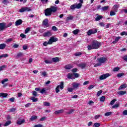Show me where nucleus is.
<instances>
[{
  "label": "nucleus",
  "mask_w": 127,
  "mask_h": 127,
  "mask_svg": "<svg viewBox=\"0 0 127 127\" xmlns=\"http://www.w3.org/2000/svg\"><path fill=\"white\" fill-rule=\"evenodd\" d=\"M58 10V7L56 6L52 5L50 8H47L44 10L46 16H51L53 13H56Z\"/></svg>",
  "instance_id": "f257e3e1"
},
{
  "label": "nucleus",
  "mask_w": 127,
  "mask_h": 127,
  "mask_svg": "<svg viewBox=\"0 0 127 127\" xmlns=\"http://www.w3.org/2000/svg\"><path fill=\"white\" fill-rule=\"evenodd\" d=\"M101 47V43L94 40L92 41L91 45H89L87 46L88 50H92V49H99Z\"/></svg>",
  "instance_id": "f03ea898"
},
{
  "label": "nucleus",
  "mask_w": 127,
  "mask_h": 127,
  "mask_svg": "<svg viewBox=\"0 0 127 127\" xmlns=\"http://www.w3.org/2000/svg\"><path fill=\"white\" fill-rule=\"evenodd\" d=\"M97 32L98 29H95L94 30H93V29H91L87 32V35L88 36H91L92 34H96V33H97Z\"/></svg>",
  "instance_id": "7ed1b4c3"
},
{
  "label": "nucleus",
  "mask_w": 127,
  "mask_h": 127,
  "mask_svg": "<svg viewBox=\"0 0 127 127\" xmlns=\"http://www.w3.org/2000/svg\"><path fill=\"white\" fill-rule=\"evenodd\" d=\"M32 9L28 7H23L19 9V12H24L25 11H31Z\"/></svg>",
  "instance_id": "20e7f679"
},
{
  "label": "nucleus",
  "mask_w": 127,
  "mask_h": 127,
  "mask_svg": "<svg viewBox=\"0 0 127 127\" xmlns=\"http://www.w3.org/2000/svg\"><path fill=\"white\" fill-rule=\"evenodd\" d=\"M107 58L105 57H101L100 58L97 59V61L100 64H102L103 63H105L106 61H107Z\"/></svg>",
  "instance_id": "39448f33"
},
{
  "label": "nucleus",
  "mask_w": 127,
  "mask_h": 127,
  "mask_svg": "<svg viewBox=\"0 0 127 127\" xmlns=\"http://www.w3.org/2000/svg\"><path fill=\"white\" fill-rule=\"evenodd\" d=\"M49 41H50V43H51V45L53 44V42H56L58 41V38H55L54 37H52L50 38Z\"/></svg>",
  "instance_id": "423d86ee"
},
{
  "label": "nucleus",
  "mask_w": 127,
  "mask_h": 127,
  "mask_svg": "<svg viewBox=\"0 0 127 127\" xmlns=\"http://www.w3.org/2000/svg\"><path fill=\"white\" fill-rule=\"evenodd\" d=\"M108 77H110V73H106L105 74L101 75L100 76L99 79L100 80H105V79H106Z\"/></svg>",
  "instance_id": "0eeeda50"
},
{
  "label": "nucleus",
  "mask_w": 127,
  "mask_h": 127,
  "mask_svg": "<svg viewBox=\"0 0 127 127\" xmlns=\"http://www.w3.org/2000/svg\"><path fill=\"white\" fill-rule=\"evenodd\" d=\"M5 25H6V23L5 22L0 23V32L4 30Z\"/></svg>",
  "instance_id": "6e6552de"
},
{
  "label": "nucleus",
  "mask_w": 127,
  "mask_h": 127,
  "mask_svg": "<svg viewBox=\"0 0 127 127\" xmlns=\"http://www.w3.org/2000/svg\"><path fill=\"white\" fill-rule=\"evenodd\" d=\"M86 66H87V64L85 63H82L78 64V66L81 69H85L86 68Z\"/></svg>",
  "instance_id": "1a4fd4ad"
},
{
  "label": "nucleus",
  "mask_w": 127,
  "mask_h": 127,
  "mask_svg": "<svg viewBox=\"0 0 127 127\" xmlns=\"http://www.w3.org/2000/svg\"><path fill=\"white\" fill-rule=\"evenodd\" d=\"M52 35L51 31H47L43 34L44 37H49Z\"/></svg>",
  "instance_id": "9d476101"
},
{
  "label": "nucleus",
  "mask_w": 127,
  "mask_h": 127,
  "mask_svg": "<svg viewBox=\"0 0 127 127\" xmlns=\"http://www.w3.org/2000/svg\"><path fill=\"white\" fill-rule=\"evenodd\" d=\"M72 68H73V65L70 64H67L64 66V69H65V70H70V69H72Z\"/></svg>",
  "instance_id": "9b49d317"
},
{
  "label": "nucleus",
  "mask_w": 127,
  "mask_h": 127,
  "mask_svg": "<svg viewBox=\"0 0 127 127\" xmlns=\"http://www.w3.org/2000/svg\"><path fill=\"white\" fill-rule=\"evenodd\" d=\"M43 24L44 26H46L47 27H49V25H48V19L46 18L43 21Z\"/></svg>",
  "instance_id": "f8f14e48"
},
{
  "label": "nucleus",
  "mask_w": 127,
  "mask_h": 127,
  "mask_svg": "<svg viewBox=\"0 0 127 127\" xmlns=\"http://www.w3.org/2000/svg\"><path fill=\"white\" fill-rule=\"evenodd\" d=\"M22 23V20L21 19H18L17 21H16L15 24L16 26H17L18 25H20Z\"/></svg>",
  "instance_id": "ddd939ff"
},
{
  "label": "nucleus",
  "mask_w": 127,
  "mask_h": 127,
  "mask_svg": "<svg viewBox=\"0 0 127 127\" xmlns=\"http://www.w3.org/2000/svg\"><path fill=\"white\" fill-rule=\"evenodd\" d=\"M125 94H127V91H120L117 92V94L119 96H123V95H125Z\"/></svg>",
  "instance_id": "4468645a"
},
{
  "label": "nucleus",
  "mask_w": 127,
  "mask_h": 127,
  "mask_svg": "<svg viewBox=\"0 0 127 127\" xmlns=\"http://www.w3.org/2000/svg\"><path fill=\"white\" fill-rule=\"evenodd\" d=\"M120 7V5L118 4H115L113 6V8H114V11H115V12H117L118 11V9H119V8Z\"/></svg>",
  "instance_id": "2eb2a0df"
},
{
  "label": "nucleus",
  "mask_w": 127,
  "mask_h": 127,
  "mask_svg": "<svg viewBox=\"0 0 127 127\" xmlns=\"http://www.w3.org/2000/svg\"><path fill=\"white\" fill-rule=\"evenodd\" d=\"M25 123V120L23 119L21 121H17V125H19V126H21V125H22V124H24Z\"/></svg>",
  "instance_id": "dca6fc26"
},
{
  "label": "nucleus",
  "mask_w": 127,
  "mask_h": 127,
  "mask_svg": "<svg viewBox=\"0 0 127 127\" xmlns=\"http://www.w3.org/2000/svg\"><path fill=\"white\" fill-rule=\"evenodd\" d=\"M59 88L61 89V90H63L64 89V82L62 81L61 82V84L57 86Z\"/></svg>",
  "instance_id": "f3484780"
},
{
  "label": "nucleus",
  "mask_w": 127,
  "mask_h": 127,
  "mask_svg": "<svg viewBox=\"0 0 127 127\" xmlns=\"http://www.w3.org/2000/svg\"><path fill=\"white\" fill-rule=\"evenodd\" d=\"M63 113H64V110H63V109H61L60 110H57L55 112V114L56 115H58L59 114H62Z\"/></svg>",
  "instance_id": "a211bd4d"
},
{
  "label": "nucleus",
  "mask_w": 127,
  "mask_h": 127,
  "mask_svg": "<svg viewBox=\"0 0 127 127\" xmlns=\"http://www.w3.org/2000/svg\"><path fill=\"white\" fill-rule=\"evenodd\" d=\"M8 96V94L7 93H0V97H2V98H6Z\"/></svg>",
  "instance_id": "6ab92c4d"
},
{
  "label": "nucleus",
  "mask_w": 127,
  "mask_h": 127,
  "mask_svg": "<svg viewBox=\"0 0 127 127\" xmlns=\"http://www.w3.org/2000/svg\"><path fill=\"white\" fill-rule=\"evenodd\" d=\"M127 87V84L125 83L120 86V87L119 88V90H123V89H126Z\"/></svg>",
  "instance_id": "aec40b11"
},
{
  "label": "nucleus",
  "mask_w": 127,
  "mask_h": 127,
  "mask_svg": "<svg viewBox=\"0 0 127 127\" xmlns=\"http://www.w3.org/2000/svg\"><path fill=\"white\" fill-rule=\"evenodd\" d=\"M37 116H34L33 115L31 117L30 120L31 121V122H33V121H35V120H37Z\"/></svg>",
  "instance_id": "412c9836"
},
{
  "label": "nucleus",
  "mask_w": 127,
  "mask_h": 127,
  "mask_svg": "<svg viewBox=\"0 0 127 127\" xmlns=\"http://www.w3.org/2000/svg\"><path fill=\"white\" fill-rule=\"evenodd\" d=\"M31 100L32 101L33 103H35L38 101V98L35 97L34 96L31 97Z\"/></svg>",
  "instance_id": "4be33fe9"
},
{
  "label": "nucleus",
  "mask_w": 127,
  "mask_h": 127,
  "mask_svg": "<svg viewBox=\"0 0 127 127\" xmlns=\"http://www.w3.org/2000/svg\"><path fill=\"white\" fill-rule=\"evenodd\" d=\"M80 86V83H73L72 85V87L74 89H77L78 87Z\"/></svg>",
  "instance_id": "5701e85b"
},
{
  "label": "nucleus",
  "mask_w": 127,
  "mask_h": 127,
  "mask_svg": "<svg viewBox=\"0 0 127 127\" xmlns=\"http://www.w3.org/2000/svg\"><path fill=\"white\" fill-rule=\"evenodd\" d=\"M52 62H55V63L59 62V58L58 57L53 58L52 59Z\"/></svg>",
  "instance_id": "b1692460"
},
{
  "label": "nucleus",
  "mask_w": 127,
  "mask_h": 127,
  "mask_svg": "<svg viewBox=\"0 0 127 127\" xmlns=\"http://www.w3.org/2000/svg\"><path fill=\"white\" fill-rule=\"evenodd\" d=\"M43 45L44 46H47L48 45H51V44L50 43V41L49 40L48 42H44L43 43Z\"/></svg>",
  "instance_id": "393cba45"
},
{
  "label": "nucleus",
  "mask_w": 127,
  "mask_h": 127,
  "mask_svg": "<svg viewBox=\"0 0 127 127\" xmlns=\"http://www.w3.org/2000/svg\"><path fill=\"white\" fill-rule=\"evenodd\" d=\"M6 57H8V55L7 54H2L0 56V59H1V58H6Z\"/></svg>",
  "instance_id": "a878e982"
},
{
  "label": "nucleus",
  "mask_w": 127,
  "mask_h": 127,
  "mask_svg": "<svg viewBox=\"0 0 127 127\" xmlns=\"http://www.w3.org/2000/svg\"><path fill=\"white\" fill-rule=\"evenodd\" d=\"M73 74L69 73L67 75V78H68V79H73Z\"/></svg>",
  "instance_id": "bb28decb"
},
{
  "label": "nucleus",
  "mask_w": 127,
  "mask_h": 127,
  "mask_svg": "<svg viewBox=\"0 0 127 127\" xmlns=\"http://www.w3.org/2000/svg\"><path fill=\"white\" fill-rule=\"evenodd\" d=\"M10 124H11V121H7V122H6V123L4 124V127H7L8 126H9V125H10Z\"/></svg>",
  "instance_id": "cd10ccee"
},
{
  "label": "nucleus",
  "mask_w": 127,
  "mask_h": 127,
  "mask_svg": "<svg viewBox=\"0 0 127 127\" xmlns=\"http://www.w3.org/2000/svg\"><path fill=\"white\" fill-rule=\"evenodd\" d=\"M109 7H110V6H103L101 8L103 11H106V10H108V9H109Z\"/></svg>",
  "instance_id": "c85d7f7f"
},
{
  "label": "nucleus",
  "mask_w": 127,
  "mask_h": 127,
  "mask_svg": "<svg viewBox=\"0 0 127 127\" xmlns=\"http://www.w3.org/2000/svg\"><path fill=\"white\" fill-rule=\"evenodd\" d=\"M6 46V45L4 43L0 44V49H4Z\"/></svg>",
  "instance_id": "c756f323"
},
{
  "label": "nucleus",
  "mask_w": 127,
  "mask_h": 127,
  "mask_svg": "<svg viewBox=\"0 0 127 127\" xmlns=\"http://www.w3.org/2000/svg\"><path fill=\"white\" fill-rule=\"evenodd\" d=\"M102 18H103V16L99 15L95 18V20L96 21H99V20L102 19Z\"/></svg>",
  "instance_id": "7c9ffc66"
},
{
  "label": "nucleus",
  "mask_w": 127,
  "mask_h": 127,
  "mask_svg": "<svg viewBox=\"0 0 127 127\" xmlns=\"http://www.w3.org/2000/svg\"><path fill=\"white\" fill-rule=\"evenodd\" d=\"M74 16L73 15H70L66 17V20H73Z\"/></svg>",
  "instance_id": "2f4dec72"
},
{
  "label": "nucleus",
  "mask_w": 127,
  "mask_h": 127,
  "mask_svg": "<svg viewBox=\"0 0 127 127\" xmlns=\"http://www.w3.org/2000/svg\"><path fill=\"white\" fill-rule=\"evenodd\" d=\"M82 3H83L80 2L78 4H76V8H77V9H79L82 7Z\"/></svg>",
  "instance_id": "473e14b6"
},
{
  "label": "nucleus",
  "mask_w": 127,
  "mask_h": 127,
  "mask_svg": "<svg viewBox=\"0 0 127 127\" xmlns=\"http://www.w3.org/2000/svg\"><path fill=\"white\" fill-rule=\"evenodd\" d=\"M75 112L74 109H70L68 112L66 113L67 115H71V114H73Z\"/></svg>",
  "instance_id": "72a5a7b5"
},
{
  "label": "nucleus",
  "mask_w": 127,
  "mask_h": 127,
  "mask_svg": "<svg viewBox=\"0 0 127 127\" xmlns=\"http://www.w3.org/2000/svg\"><path fill=\"white\" fill-rule=\"evenodd\" d=\"M123 76H125V73L124 72L119 73L117 74V77H118V78H121V77Z\"/></svg>",
  "instance_id": "f704fd0d"
},
{
  "label": "nucleus",
  "mask_w": 127,
  "mask_h": 127,
  "mask_svg": "<svg viewBox=\"0 0 127 127\" xmlns=\"http://www.w3.org/2000/svg\"><path fill=\"white\" fill-rule=\"evenodd\" d=\"M6 68V65H3L1 66H0V71H2L3 70H4Z\"/></svg>",
  "instance_id": "c9c22d12"
},
{
  "label": "nucleus",
  "mask_w": 127,
  "mask_h": 127,
  "mask_svg": "<svg viewBox=\"0 0 127 127\" xmlns=\"http://www.w3.org/2000/svg\"><path fill=\"white\" fill-rule=\"evenodd\" d=\"M40 93H41V94L46 93V89L44 88H42L41 90L40 91Z\"/></svg>",
  "instance_id": "e433bc0d"
},
{
  "label": "nucleus",
  "mask_w": 127,
  "mask_h": 127,
  "mask_svg": "<svg viewBox=\"0 0 127 127\" xmlns=\"http://www.w3.org/2000/svg\"><path fill=\"white\" fill-rule=\"evenodd\" d=\"M75 8H77V7L76 6V4H74L70 6V9H72V10H74Z\"/></svg>",
  "instance_id": "4c0bfd02"
},
{
  "label": "nucleus",
  "mask_w": 127,
  "mask_h": 127,
  "mask_svg": "<svg viewBox=\"0 0 127 127\" xmlns=\"http://www.w3.org/2000/svg\"><path fill=\"white\" fill-rule=\"evenodd\" d=\"M100 102H105L106 100V97L105 96H102L100 98Z\"/></svg>",
  "instance_id": "58836bf2"
},
{
  "label": "nucleus",
  "mask_w": 127,
  "mask_h": 127,
  "mask_svg": "<svg viewBox=\"0 0 127 127\" xmlns=\"http://www.w3.org/2000/svg\"><path fill=\"white\" fill-rule=\"evenodd\" d=\"M16 111V108H12L10 109H9V113H13V112H15Z\"/></svg>",
  "instance_id": "ea45409f"
},
{
  "label": "nucleus",
  "mask_w": 127,
  "mask_h": 127,
  "mask_svg": "<svg viewBox=\"0 0 127 127\" xmlns=\"http://www.w3.org/2000/svg\"><path fill=\"white\" fill-rule=\"evenodd\" d=\"M45 63H46V64H52L53 62L52 61H49V60H45Z\"/></svg>",
  "instance_id": "a19ab883"
},
{
  "label": "nucleus",
  "mask_w": 127,
  "mask_h": 127,
  "mask_svg": "<svg viewBox=\"0 0 127 127\" xmlns=\"http://www.w3.org/2000/svg\"><path fill=\"white\" fill-rule=\"evenodd\" d=\"M44 106H45V107H49L50 106V103L48 102H45L44 103Z\"/></svg>",
  "instance_id": "79ce46f5"
},
{
  "label": "nucleus",
  "mask_w": 127,
  "mask_h": 127,
  "mask_svg": "<svg viewBox=\"0 0 127 127\" xmlns=\"http://www.w3.org/2000/svg\"><path fill=\"white\" fill-rule=\"evenodd\" d=\"M120 107V104H117L114 105L113 106H112V109H118Z\"/></svg>",
  "instance_id": "37998d69"
},
{
  "label": "nucleus",
  "mask_w": 127,
  "mask_h": 127,
  "mask_svg": "<svg viewBox=\"0 0 127 127\" xmlns=\"http://www.w3.org/2000/svg\"><path fill=\"white\" fill-rule=\"evenodd\" d=\"M42 76L43 77H47V72L46 71H43L41 72Z\"/></svg>",
  "instance_id": "c03bdc74"
},
{
  "label": "nucleus",
  "mask_w": 127,
  "mask_h": 127,
  "mask_svg": "<svg viewBox=\"0 0 127 127\" xmlns=\"http://www.w3.org/2000/svg\"><path fill=\"white\" fill-rule=\"evenodd\" d=\"M75 56H76V57H78V56H81V55H82V53L81 52H77L75 54H74Z\"/></svg>",
  "instance_id": "a18cd8bd"
},
{
  "label": "nucleus",
  "mask_w": 127,
  "mask_h": 127,
  "mask_svg": "<svg viewBox=\"0 0 127 127\" xmlns=\"http://www.w3.org/2000/svg\"><path fill=\"white\" fill-rule=\"evenodd\" d=\"M112 114H113V113H112L111 112H108L105 114V117H109V116H111Z\"/></svg>",
  "instance_id": "49530a36"
},
{
  "label": "nucleus",
  "mask_w": 127,
  "mask_h": 127,
  "mask_svg": "<svg viewBox=\"0 0 127 127\" xmlns=\"http://www.w3.org/2000/svg\"><path fill=\"white\" fill-rule=\"evenodd\" d=\"M73 33L74 34V35H76L79 33V30L76 29L73 31Z\"/></svg>",
  "instance_id": "de8ad7c7"
},
{
  "label": "nucleus",
  "mask_w": 127,
  "mask_h": 127,
  "mask_svg": "<svg viewBox=\"0 0 127 127\" xmlns=\"http://www.w3.org/2000/svg\"><path fill=\"white\" fill-rule=\"evenodd\" d=\"M73 75L74 76L75 78H78L79 77V73L76 72L72 73Z\"/></svg>",
  "instance_id": "09e8293b"
},
{
  "label": "nucleus",
  "mask_w": 127,
  "mask_h": 127,
  "mask_svg": "<svg viewBox=\"0 0 127 127\" xmlns=\"http://www.w3.org/2000/svg\"><path fill=\"white\" fill-rule=\"evenodd\" d=\"M117 102V99H114L113 100H112L111 102H110V105H114V104H115V102Z\"/></svg>",
  "instance_id": "8fccbe9b"
},
{
  "label": "nucleus",
  "mask_w": 127,
  "mask_h": 127,
  "mask_svg": "<svg viewBox=\"0 0 127 127\" xmlns=\"http://www.w3.org/2000/svg\"><path fill=\"white\" fill-rule=\"evenodd\" d=\"M12 25V23L11 22H10L8 23V25H5V28H7L8 27H10V26H11Z\"/></svg>",
  "instance_id": "3c124183"
},
{
  "label": "nucleus",
  "mask_w": 127,
  "mask_h": 127,
  "mask_svg": "<svg viewBox=\"0 0 127 127\" xmlns=\"http://www.w3.org/2000/svg\"><path fill=\"white\" fill-rule=\"evenodd\" d=\"M101 126V124L99 123H95L93 127H99Z\"/></svg>",
  "instance_id": "603ef678"
},
{
  "label": "nucleus",
  "mask_w": 127,
  "mask_h": 127,
  "mask_svg": "<svg viewBox=\"0 0 127 127\" xmlns=\"http://www.w3.org/2000/svg\"><path fill=\"white\" fill-rule=\"evenodd\" d=\"M102 93H103L102 90H99V91H98L97 94V97L101 96V94H102Z\"/></svg>",
  "instance_id": "864d4df0"
},
{
  "label": "nucleus",
  "mask_w": 127,
  "mask_h": 127,
  "mask_svg": "<svg viewBox=\"0 0 127 127\" xmlns=\"http://www.w3.org/2000/svg\"><path fill=\"white\" fill-rule=\"evenodd\" d=\"M8 81V79L5 78L1 81V84H4L6 82Z\"/></svg>",
  "instance_id": "5fc2aeb1"
},
{
  "label": "nucleus",
  "mask_w": 127,
  "mask_h": 127,
  "mask_svg": "<svg viewBox=\"0 0 127 127\" xmlns=\"http://www.w3.org/2000/svg\"><path fill=\"white\" fill-rule=\"evenodd\" d=\"M52 30H54V31H57V30H58V29H57V27H56L55 26H53L52 27Z\"/></svg>",
  "instance_id": "6e6d98bb"
},
{
  "label": "nucleus",
  "mask_w": 127,
  "mask_h": 127,
  "mask_svg": "<svg viewBox=\"0 0 127 127\" xmlns=\"http://www.w3.org/2000/svg\"><path fill=\"white\" fill-rule=\"evenodd\" d=\"M9 2L8 0H3L2 1V3H3L4 4H6V3H8Z\"/></svg>",
  "instance_id": "4d7b16f0"
},
{
  "label": "nucleus",
  "mask_w": 127,
  "mask_h": 127,
  "mask_svg": "<svg viewBox=\"0 0 127 127\" xmlns=\"http://www.w3.org/2000/svg\"><path fill=\"white\" fill-rule=\"evenodd\" d=\"M30 30V28L28 27L25 30V34L28 33V32Z\"/></svg>",
  "instance_id": "13d9d810"
},
{
  "label": "nucleus",
  "mask_w": 127,
  "mask_h": 127,
  "mask_svg": "<svg viewBox=\"0 0 127 127\" xmlns=\"http://www.w3.org/2000/svg\"><path fill=\"white\" fill-rule=\"evenodd\" d=\"M119 70H120V67H119L118 66L116 67H115L114 69H113V71L114 72H117L118 71H119Z\"/></svg>",
  "instance_id": "bf43d9fd"
},
{
  "label": "nucleus",
  "mask_w": 127,
  "mask_h": 127,
  "mask_svg": "<svg viewBox=\"0 0 127 127\" xmlns=\"http://www.w3.org/2000/svg\"><path fill=\"white\" fill-rule=\"evenodd\" d=\"M110 15H111V16L116 15V12H115V11H110Z\"/></svg>",
  "instance_id": "052dcab7"
},
{
  "label": "nucleus",
  "mask_w": 127,
  "mask_h": 127,
  "mask_svg": "<svg viewBox=\"0 0 127 127\" xmlns=\"http://www.w3.org/2000/svg\"><path fill=\"white\" fill-rule=\"evenodd\" d=\"M13 48H18L19 47V45L15 44L12 46Z\"/></svg>",
  "instance_id": "680f3d73"
},
{
  "label": "nucleus",
  "mask_w": 127,
  "mask_h": 127,
  "mask_svg": "<svg viewBox=\"0 0 127 127\" xmlns=\"http://www.w3.org/2000/svg\"><path fill=\"white\" fill-rule=\"evenodd\" d=\"M20 37H21L22 38H26V35L22 33L20 35Z\"/></svg>",
  "instance_id": "e2e57ef3"
},
{
  "label": "nucleus",
  "mask_w": 127,
  "mask_h": 127,
  "mask_svg": "<svg viewBox=\"0 0 127 127\" xmlns=\"http://www.w3.org/2000/svg\"><path fill=\"white\" fill-rule=\"evenodd\" d=\"M123 116H127V110H125L123 112Z\"/></svg>",
  "instance_id": "0e129e2a"
},
{
  "label": "nucleus",
  "mask_w": 127,
  "mask_h": 127,
  "mask_svg": "<svg viewBox=\"0 0 127 127\" xmlns=\"http://www.w3.org/2000/svg\"><path fill=\"white\" fill-rule=\"evenodd\" d=\"M99 25L100 26H101L102 27H103H103H105V23L103 22H100L99 23Z\"/></svg>",
  "instance_id": "69168bd1"
},
{
  "label": "nucleus",
  "mask_w": 127,
  "mask_h": 127,
  "mask_svg": "<svg viewBox=\"0 0 127 127\" xmlns=\"http://www.w3.org/2000/svg\"><path fill=\"white\" fill-rule=\"evenodd\" d=\"M123 60H124V61H126V62H127V55H125V56H124L123 57Z\"/></svg>",
  "instance_id": "338daca9"
},
{
  "label": "nucleus",
  "mask_w": 127,
  "mask_h": 127,
  "mask_svg": "<svg viewBox=\"0 0 127 127\" xmlns=\"http://www.w3.org/2000/svg\"><path fill=\"white\" fill-rule=\"evenodd\" d=\"M43 126L41 124H39V125H36L34 126V127H43Z\"/></svg>",
  "instance_id": "774afa93"
}]
</instances>
